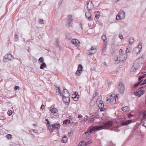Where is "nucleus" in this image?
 <instances>
[{
	"mask_svg": "<svg viewBox=\"0 0 146 146\" xmlns=\"http://www.w3.org/2000/svg\"><path fill=\"white\" fill-rule=\"evenodd\" d=\"M141 124H142V126H144L146 128V120L144 121H142Z\"/></svg>",
	"mask_w": 146,
	"mask_h": 146,
	"instance_id": "f704fd0d",
	"label": "nucleus"
},
{
	"mask_svg": "<svg viewBox=\"0 0 146 146\" xmlns=\"http://www.w3.org/2000/svg\"><path fill=\"white\" fill-rule=\"evenodd\" d=\"M112 125V123L110 121H108L106 123H102L100 126H95L92 127H90L85 132V134L86 135H88L92 133L93 131L95 132L98 130L105 129L106 127H110Z\"/></svg>",
	"mask_w": 146,
	"mask_h": 146,
	"instance_id": "f257e3e1",
	"label": "nucleus"
},
{
	"mask_svg": "<svg viewBox=\"0 0 146 146\" xmlns=\"http://www.w3.org/2000/svg\"><path fill=\"white\" fill-rule=\"evenodd\" d=\"M4 119V117H0V119L1 120H3Z\"/></svg>",
	"mask_w": 146,
	"mask_h": 146,
	"instance_id": "0e129e2a",
	"label": "nucleus"
},
{
	"mask_svg": "<svg viewBox=\"0 0 146 146\" xmlns=\"http://www.w3.org/2000/svg\"><path fill=\"white\" fill-rule=\"evenodd\" d=\"M19 86H15L14 88V90L15 91H16L17 90V89L19 90Z\"/></svg>",
	"mask_w": 146,
	"mask_h": 146,
	"instance_id": "09e8293b",
	"label": "nucleus"
},
{
	"mask_svg": "<svg viewBox=\"0 0 146 146\" xmlns=\"http://www.w3.org/2000/svg\"><path fill=\"white\" fill-rule=\"evenodd\" d=\"M137 48H138L140 50H141L142 48V45L141 43H139L138 44Z\"/></svg>",
	"mask_w": 146,
	"mask_h": 146,
	"instance_id": "e433bc0d",
	"label": "nucleus"
},
{
	"mask_svg": "<svg viewBox=\"0 0 146 146\" xmlns=\"http://www.w3.org/2000/svg\"><path fill=\"white\" fill-rule=\"evenodd\" d=\"M143 115L145 118H146V110H145L143 113Z\"/></svg>",
	"mask_w": 146,
	"mask_h": 146,
	"instance_id": "8fccbe9b",
	"label": "nucleus"
},
{
	"mask_svg": "<svg viewBox=\"0 0 146 146\" xmlns=\"http://www.w3.org/2000/svg\"><path fill=\"white\" fill-rule=\"evenodd\" d=\"M97 95H98V93L97 92H95V94H93V97H95Z\"/></svg>",
	"mask_w": 146,
	"mask_h": 146,
	"instance_id": "13d9d810",
	"label": "nucleus"
},
{
	"mask_svg": "<svg viewBox=\"0 0 146 146\" xmlns=\"http://www.w3.org/2000/svg\"><path fill=\"white\" fill-rule=\"evenodd\" d=\"M118 91L120 94H122L124 92L125 88L123 84L122 83L119 84L118 87Z\"/></svg>",
	"mask_w": 146,
	"mask_h": 146,
	"instance_id": "9b49d317",
	"label": "nucleus"
},
{
	"mask_svg": "<svg viewBox=\"0 0 146 146\" xmlns=\"http://www.w3.org/2000/svg\"><path fill=\"white\" fill-rule=\"evenodd\" d=\"M110 99L107 98L106 101L107 103H110L111 104H116V99L114 96L111 95L110 96Z\"/></svg>",
	"mask_w": 146,
	"mask_h": 146,
	"instance_id": "20e7f679",
	"label": "nucleus"
},
{
	"mask_svg": "<svg viewBox=\"0 0 146 146\" xmlns=\"http://www.w3.org/2000/svg\"><path fill=\"white\" fill-rule=\"evenodd\" d=\"M82 117V116L81 115H79L78 116V117L79 118H81Z\"/></svg>",
	"mask_w": 146,
	"mask_h": 146,
	"instance_id": "bf43d9fd",
	"label": "nucleus"
},
{
	"mask_svg": "<svg viewBox=\"0 0 146 146\" xmlns=\"http://www.w3.org/2000/svg\"><path fill=\"white\" fill-rule=\"evenodd\" d=\"M71 42L74 46L76 47L78 46L80 43V41L78 40L75 38L72 39Z\"/></svg>",
	"mask_w": 146,
	"mask_h": 146,
	"instance_id": "423d86ee",
	"label": "nucleus"
},
{
	"mask_svg": "<svg viewBox=\"0 0 146 146\" xmlns=\"http://www.w3.org/2000/svg\"><path fill=\"white\" fill-rule=\"evenodd\" d=\"M124 53V52H123L122 50L121 49H120L119 50V55H121V54H123Z\"/></svg>",
	"mask_w": 146,
	"mask_h": 146,
	"instance_id": "79ce46f5",
	"label": "nucleus"
},
{
	"mask_svg": "<svg viewBox=\"0 0 146 146\" xmlns=\"http://www.w3.org/2000/svg\"><path fill=\"white\" fill-rule=\"evenodd\" d=\"M134 38H133L131 37L129 38V44H131L134 42Z\"/></svg>",
	"mask_w": 146,
	"mask_h": 146,
	"instance_id": "c85d7f7f",
	"label": "nucleus"
},
{
	"mask_svg": "<svg viewBox=\"0 0 146 146\" xmlns=\"http://www.w3.org/2000/svg\"><path fill=\"white\" fill-rule=\"evenodd\" d=\"M85 16L86 17L88 18V19L89 21H90L91 19L92 15L90 12H86L85 14Z\"/></svg>",
	"mask_w": 146,
	"mask_h": 146,
	"instance_id": "a211bd4d",
	"label": "nucleus"
},
{
	"mask_svg": "<svg viewBox=\"0 0 146 146\" xmlns=\"http://www.w3.org/2000/svg\"><path fill=\"white\" fill-rule=\"evenodd\" d=\"M64 92H66V94H64L63 97V100L64 102L66 105H68L69 104L70 100L69 98L70 94L67 90H64Z\"/></svg>",
	"mask_w": 146,
	"mask_h": 146,
	"instance_id": "f03ea898",
	"label": "nucleus"
},
{
	"mask_svg": "<svg viewBox=\"0 0 146 146\" xmlns=\"http://www.w3.org/2000/svg\"><path fill=\"white\" fill-rule=\"evenodd\" d=\"M132 121L131 120H127L123 121L121 123V124L122 126L127 125L130 123H131Z\"/></svg>",
	"mask_w": 146,
	"mask_h": 146,
	"instance_id": "2eb2a0df",
	"label": "nucleus"
},
{
	"mask_svg": "<svg viewBox=\"0 0 146 146\" xmlns=\"http://www.w3.org/2000/svg\"><path fill=\"white\" fill-rule=\"evenodd\" d=\"M139 68L140 67L139 66L138 64L136 63H134L133 66L132 67L131 70V72H134Z\"/></svg>",
	"mask_w": 146,
	"mask_h": 146,
	"instance_id": "4468645a",
	"label": "nucleus"
},
{
	"mask_svg": "<svg viewBox=\"0 0 146 146\" xmlns=\"http://www.w3.org/2000/svg\"><path fill=\"white\" fill-rule=\"evenodd\" d=\"M133 115L131 114H128V116L129 118H130L131 117L133 116Z\"/></svg>",
	"mask_w": 146,
	"mask_h": 146,
	"instance_id": "5fc2aeb1",
	"label": "nucleus"
},
{
	"mask_svg": "<svg viewBox=\"0 0 146 146\" xmlns=\"http://www.w3.org/2000/svg\"><path fill=\"white\" fill-rule=\"evenodd\" d=\"M4 57L5 58L8 59L9 60H11L13 59L14 57L11 54H9L5 55Z\"/></svg>",
	"mask_w": 146,
	"mask_h": 146,
	"instance_id": "f3484780",
	"label": "nucleus"
},
{
	"mask_svg": "<svg viewBox=\"0 0 146 146\" xmlns=\"http://www.w3.org/2000/svg\"><path fill=\"white\" fill-rule=\"evenodd\" d=\"M33 132H34L35 133H38V131L37 130H36L35 129L33 130Z\"/></svg>",
	"mask_w": 146,
	"mask_h": 146,
	"instance_id": "4d7b16f0",
	"label": "nucleus"
},
{
	"mask_svg": "<svg viewBox=\"0 0 146 146\" xmlns=\"http://www.w3.org/2000/svg\"><path fill=\"white\" fill-rule=\"evenodd\" d=\"M85 141H80L79 143L78 146H86L85 145Z\"/></svg>",
	"mask_w": 146,
	"mask_h": 146,
	"instance_id": "bb28decb",
	"label": "nucleus"
},
{
	"mask_svg": "<svg viewBox=\"0 0 146 146\" xmlns=\"http://www.w3.org/2000/svg\"><path fill=\"white\" fill-rule=\"evenodd\" d=\"M12 137V135L10 134H8L6 136V137L8 139H10Z\"/></svg>",
	"mask_w": 146,
	"mask_h": 146,
	"instance_id": "473e14b6",
	"label": "nucleus"
},
{
	"mask_svg": "<svg viewBox=\"0 0 146 146\" xmlns=\"http://www.w3.org/2000/svg\"><path fill=\"white\" fill-rule=\"evenodd\" d=\"M131 51V50L130 48H127L125 51L126 54L130 52Z\"/></svg>",
	"mask_w": 146,
	"mask_h": 146,
	"instance_id": "4c0bfd02",
	"label": "nucleus"
},
{
	"mask_svg": "<svg viewBox=\"0 0 146 146\" xmlns=\"http://www.w3.org/2000/svg\"><path fill=\"white\" fill-rule=\"evenodd\" d=\"M68 139L67 137L64 136L62 137V139L61 140V142L64 143H66Z\"/></svg>",
	"mask_w": 146,
	"mask_h": 146,
	"instance_id": "4be33fe9",
	"label": "nucleus"
},
{
	"mask_svg": "<svg viewBox=\"0 0 146 146\" xmlns=\"http://www.w3.org/2000/svg\"><path fill=\"white\" fill-rule=\"evenodd\" d=\"M113 60L116 63H118L120 62L119 59V57H118L117 56H114L113 58Z\"/></svg>",
	"mask_w": 146,
	"mask_h": 146,
	"instance_id": "6ab92c4d",
	"label": "nucleus"
},
{
	"mask_svg": "<svg viewBox=\"0 0 146 146\" xmlns=\"http://www.w3.org/2000/svg\"><path fill=\"white\" fill-rule=\"evenodd\" d=\"M125 17V14L122 11H120L116 17V19L117 21L124 19Z\"/></svg>",
	"mask_w": 146,
	"mask_h": 146,
	"instance_id": "7ed1b4c3",
	"label": "nucleus"
},
{
	"mask_svg": "<svg viewBox=\"0 0 146 146\" xmlns=\"http://www.w3.org/2000/svg\"><path fill=\"white\" fill-rule=\"evenodd\" d=\"M83 70V68L82 65L81 64L79 65L78 70L76 72V74L78 76L80 75L82 73V71Z\"/></svg>",
	"mask_w": 146,
	"mask_h": 146,
	"instance_id": "9d476101",
	"label": "nucleus"
},
{
	"mask_svg": "<svg viewBox=\"0 0 146 146\" xmlns=\"http://www.w3.org/2000/svg\"><path fill=\"white\" fill-rule=\"evenodd\" d=\"M49 123H50L49 121H48L47 122V124H49Z\"/></svg>",
	"mask_w": 146,
	"mask_h": 146,
	"instance_id": "774afa93",
	"label": "nucleus"
},
{
	"mask_svg": "<svg viewBox=\"0 0 146 146\" xmlns=\"http://www.w3.org/2000/svg\"><path fill=\"white\" fill-rule=\"evenodd\" d=\"M45 121H46L47 122L49 121L47 119H45Z\"/></svg>",
	"mask_w": 146,
	"mask_h": 146,
	"instance_id": "338daca9",
	"label": "nucleus"
},
{
	"mask_svg": "<svg viewBox=\"0 0 146 146\" xmlns=\"http://www.w3.org/2000/svg\"><path fill=\"white\" fill-rule=\"evenodd\" d=\"M40 62H42V63L43 62V61H44V59H43V58L42 57H40V58L39 60H38Z\"/></svg>",
	"mask_w": 146,
	"mask_h": 146,
	"instance_id": "c03bdc74",
	"label": "nucleus"
},
{
	"mask_svg": "<svg viewBox=\"0 0 146 146\" xmlns=\"http://www.w3.org/2000/svg\"><path fill=\"white\" fill-rule=\"evenodd\" d=\"M50 111L52 113H55L58 111V110L56 108H53L50 110Z\"/></svg>",
	"mask_w": 146,
	"mask_h": 146,
	"instance_id": "393cba45",
	"label": "nucleus"
},
{
	"mask_svg": "<svg viewBox=\"0 0 146 146\" xmlns=\"http://www.w3.org/2000/svg\"><path fill=\"white\" fill-rule=\"evenodd\" d=\"M12 111L11 110H10L8 111L7 113L9 116H10L12 114Z\"/></svg>",
	"mask_w": 146,
	"mask_h": 146,
	"instance_id": "a18cd8bd",
	"label": "nucleus"
},
{
	"mask_svg": "<svg viewBox=\"0 0 146 146\" xmlns=\"http://www.w3.org/2000/svg\"><path fill=\"white\" fill-rule=\"evenodd\" d=\"M121 109L123 111L126 112L127 111H129V108L128 107L125 106L122 108Z\"/></svg>",
	"mask_w": 146,
	"mask_h": 146,
	"instance_id": "cd10ccee",
	"label": "nucleus"
},
{
	"mask_svg": "<svg viewBox=\"0 0 146 146\" xmlns=\"http://www.w3.org/2000/svg\"><path fill=\"white\" fill-rule=\"evenodd\" d=\"M73 21V19L72 16V15H69L68 16L67 20V23L68 24V26L69 27L71 26V25Z\"/></svg>",
	"mask_w": 146,
	"mask_h": 146,
	"instance_id": "f8f14e48",
	"label": "nucleus"
},
{
	"mask_svg": "<svg viewBox=\"0 0 146 146\" xmlns=\"http://www.w3.org/2000/svg\"><path fill=\"white\" fill-rule=\"evenodd\" d=\"M143 80L141 81H139L137 83H136L134 86V87H136L139 85L141 83Z\"/></svg>",
	"mask_w": 146,
	"mask_h": 146,
	"instance_id": "72a5a7b5",
	"label": "nucleus"
},
{
	"mask_svg": "<svg viewBox=\"0 0 146 146\" xmlns=\"http://www.w3.org/2000/svg\"><path fill=\"white\" fill-rule=\"evenodd\" d=\"M96 103L98 104V107L100 108L104 106V104L103 102L98 99L97 100Z\"/></svg>",
	"mask_w": 146,
	"mask_h": 146,
	"instance_id": "dca6fc26",
	"label": "nucleus"
},
{
	"mask_svg": "<svg viewBox=\"0 0 146 146\" xmlns=\"http://www.w3.org/2000/svg\"><path fill=\"white\" fill-rule=\"evenodd\" d=\"M64 90H66V89H65L64 88V89H63V93H62V94H63V95H61V96H62V97H63V96L64 95V94H66V92H65L64 93Z\"/></svg>",
	"mask_w": 146,
	"mask_h": 146,
	"instance_id": "864d4df0",
	"label": "nucleus"
},
{
	"mask_svg": "<svg viewBox=\"0 0 146 146\" xmlns=\"http://www.w3.org/2000/svg\"><path fill=\"white\" fill-rule=\"evenodd\" d=\"M70 123V120L68 119H67L66 120H65L63 122V123L66 124H69Z\"/></svg>",
	"mask_w": 146,
	"mask_h": 146,
	"instance_id": "c756f323",
	"label": "nucleus"
},
{
	"mask_svg": "<svg viewBox=\"0 0 146 146\" xmlns=\"http://www.w3.org/2000/svg\"><path fill=\"white\" fill-rule=\"evenodd\" d=\"M38 22L42 24H44V22L43 20L42 19H40L38 20Z\"/></svg>",
	"mask_w": 146,
	"mask_h": 146,
	"instance_id": "58836bf2",
	"label": "nucleus"
},
{
	"mask_svg": "<svg viewBox=\"0 0 146 146\" xmlns=\"http://www.w3.org/2000/svg\"><path fill=\"white\" fill-rule=\"evenodd\" d=\"M93 5L91 0L88 1L87 2V8L88 11L92 10L93 7Z\"/></svg>",
	"mask_w": 146,
	"mask_h": 146,
	"instance_id": "6e6552de",
	"label": "nucleus"
},
{
	"mask_svg": "<svg viewBox=\"0 0 146 146\" xmlns=\"http://www.w3.org/2000/svg\"><path fill=\"white\" fill-rule=\"evenodd\" d=\"M101 38L104 41V42H105V43L106 44V43H107V41H106V40L107 41V38L106 35H102Z\"/></svg>",
	"mask_w": 146,
	"mask_h": 146,
	"instance_id": "a878e982",
	"label": "nucleus"
},
{
	"mask_svg": "<svg viewBox=\"0 0 146 146\" xmlns=\"http://www.w3.org/2000/svg\"><path fill=\"white\" fill-rule=\"evenodd\" d=\"M127 57V55L125 53L119 55V58L120 62L125 61Z\"/></svg>",
	"mask_w": 146,
	"mask_h": 146,
	"instance_id": "0eeeda50",
	"label": "nucleus"
},
{
	"mask_svg": "<svg viewBox=\"0 0 146 146\" xmlns=\"http://www.w3.org/2000/svg\"><path fill=\"white\" fill-rule=\"evenodd\" d=\"M79 96L78 95H76V94L72 95V97L74 101H76L78 100Z\"/></svg>",
	"mask_w": 146,
	"mask_h": 146,
	"instance_id": "aec40b11",
	"label": "nucleus"
},
{
	"mask_svg": "<svg viewBox=\"0 0 146 146\" xmlns=\"http://www.w3.org/2000/svg\"><path fill=\"white\" fill-rule=\"evenodd\" d=\"M50 128H51V127H50V125H49L48 126V129H49V131H51V130H50Z\"/></svg>",
	"mask_w": 146,
	"mask_h": 146,
	"instance_id": "e2e57ef3",
	"label": "nucleus"
},
{
	"mask_svg": "<svg viewBox=\"0 0 146 146\" xmlns=\"http://www.w3.org/2000/svg\"><path fill=\"white\" fill-rule=\"evenodd\" d=\"M56 45H57V46H59V39H57L56 40Z\"/></svg>",
	"mask_w": 146,
	"mask_h": 146,
	"instance_id": "37998d69",
	"label": "nucleus"
},
{
	"mask_svg": "<svg viewBox=\"0 0 146 146\" xmlns=\"http://www.w3.org/2000/svg\"><path fill=\"white\" fill-rule=\"evenodd\" d=\"M91 143L90 141H88V142H85V145H86V146H88L89 144H90Z\"/></svg>",
	"mask_w": 146,
	"mask_h": 146,
	"instance_id": "49530a36",
	"label": "nucleus"
},
{
	"mask_svg": "<svg viewBox=\"0 0 146 146\" xmlns=\"http://www.w3.org/2000/svg\"><path fill=\"white\" fill-rule=\"evenodd\" d=\"M140 52V50L138 48L136 47L135 48L133 51V53L134 54H137L139 53Z\"/></svg>",
	"mask_w": 146,
	"mask_h": 146,
	"instance_id": "412c9836",
	"label": "nucleus"
},
{
	"mask_svg": "<svg viewBox=\"0 0 146 146\" xmlns=\"http://www.w3.org/2000/svg\"><path fill=\"white\" fill-rule=\"evenodd\" d=\"M96 52V48L95 46H92L90 49L87 50V53L88 55L94 54Z\"/></svg>",
	"mask_w": 146,
	"mask_h": 146,
	"instance_id": "39448f33",
	"label": "nucleus"
},
{
	"mask_svg": "<svg viewBox=\"0 0 146 146\" xmlns=\"http://www.w3.org/2000/svg\"><path fill=\"white\" fill-rule=\"evenodd\" d=\"M57 89L56 90V94L57 95L60 94L61 96L63 95L62 93H61L60 88H59L57 87Z\"/></svg>",
	"mask_w": 146,
	"mask_h": 146,
	"instance_id": "5701e85b",
	"label": "nucleus"
},
{
	"mask_svg": "<svg viewBox=\"0 0 146 146\" xmlns=\"http://www.w3.org/2000/svg\"><path fill=\"white\" fill-rule=\"evenodd\" d=\"M88 120V118L87 119V118H85L84 119L82 120V121H85Z\"/></svg>",
	"mask_w": 146,
	"mask_h": 146,
	"instance_id": "680f3d73",
	"label": "nucleus"
},
{
	"mask_svg": "<svg viewBox=\"0 0 146 146\" xmlns=\"http://www.w3.org/2000/svg\"><path fill=\"white\" fill-rule=\"evenodd\" d=\"M52 129L50 131V133H52L55 129H59L60 127V125L59 123H54L52 125Z\"/></svg>",
	"mask_w": 146,
	"mask_h": 146,
	"instance_id": "1a4fd4ad",
	"label": "nucleus"
},
{
	"mask_svg": "<svg viewBox=\"0 0 146 146\" xmlns=\"http://www.w3.org/2000/svg\"><path fill=\"white\" fill-rule=\"evenodd\" d=\"M46 64L44 62H43L42 63L41 65L40 66V68L41 69H43L44 68H46Z\"/></svg>",
	"mask_w": 146,
	"mask_h": 146,
	"instance_id": "b1692460",
	"label": "nucleus"
},
{
	"mask_svg": "<svg viewBox=\"0 0 146 146\" xmlns=\"http://www.w3.org/2000/svg\"><path fill=\"white\" fill-rule=\"evenodd\" d=\"M118 36L119 38H120L122 40L123 39V37L122 35L119 34Z\"/></svg>",
	"mask_w": 146,
	"mask_h": 146,
	"instance_id": "de8ad7c7",
	"label": "nucleus"
},
{
	"mask_svg": "<svg viewBox=\"0 0 146 146\" xmlns=\"http://www.w3.org/2000/svg\"><path fill=\"white\" fill-rule=\"evenodd\" d=\"M106 44L105 43V45H104V47L103 48V49L102 50V53H104V52H105L106 51Z\"/></svg>",
	"mask_w": 146,
	"mask_h": 146,
	"instance_id": "ea45409f",
	"label": "nucleus"
},
{
	"mask_svg": "<svg viewBox=\"0 0 146 146\" xmlns=\"http://www.w3.org/2000/svg\"><path fill=\"white\" fill-rule=\"evenodd\" d=\"M145 84H146V79L145 80L143 81V82H142L141 83V85Z\"/></svg>",
	"mask_w": 146,
	"mask_h": 146,
	"instance_id": "3c124183",
	"label": "nucleus"
},
{
	"mask_svg": "<svg viewBox=\"0 0 146 146\" xmlns=\"http://www.w3.org/2000/svg\"><path fill=\"white\" fill-rule=\"evenodd\" d=\"M101 109H100V111H103V110H102V109H103V108H101Z\"/></svg>",
	"mask_w": 146,
	"mask_h": 146,
	"instance_id": "69168bd1",
	"label": "nucleus"
},
{
	"mask_svg": "<svg viewBox=\"0 0 146 146\" xmlns=\"http://www.w3.org/2000/svg\"><path fill=\"white\" fill-rule=\"evenodd\" d=\"M92 117H93L94 118V119H98L99 118V116L98 115H92Z\"/></svg>",
	"mask_w": 146,
	"mask_h": 146,
	"instance_id": "a19ab883",
	"label": "nucleus"
},
{
	"mask_svg": "<svg viewBox=\"0 0 146 146\" xmlns=\"http://www.w3.org/2000/svg\"><path fill=\"white\" fill-rule=\"evenodd\" d=\"M19 40V37L18 35L17 34L15 35V41H17Z\"/></svg>",
	"mask_w": 146,
	"mask_h": 146,
	"instance_id": "c9c22d12",
	"label": "nucleus"
},
{
	"mask_svg": "<svg viewBox=\"0 0 146 146\" xmlns=\"http://www.w3.org/2000/svg\"><path fill=\"white\" fill-rule=\"evenodd\" d=\"M145 92L144 90H140L138 91L135 92H134V94L136 96H137L138 97H140L141 95H142Z\"/></svg>",
	"mask_w": 146,
	"mask_h": 146,
	"instance_id": "ddd939ff",
	"label": "nucleus"
},
{
	"mask_svg": "<svg viewBox=\"0 0 146 146\" xmlns=\"http://www.w3.org/2000/svg\"><path fill=\"white\" fill-rule=\"evenodd\" d=\"M41 109L42 110H44V105L42 104L41 105V107H40Z\"/></svg>",
	"mask_w": 146,
	"mask_h": 146,
	"instance_id": "603ef678",
	"label": "nucleus"
},
{
	"mask_svg": "<svg viewBox=\"0 0 146 146\" xmlns=\"http://www.w3.org/2000/svg\"><path fill=\"white\" fill-rule=\"evenodd\" d=\"M92 117L91 118H88V121L89 122L92 123L94 121V119L93 117L92 116Z\"/></svg>",
	"mask_w": 146,
	"mask_h": 146,
	"instance_id": "7c9ffc66",
	"label": "nucleus"
},
{
	"mask_svg": "<svg viewBox=\"0 0 146 146\" xmlns=\"http://www.w3.org/2000/svg\"><path fill=\"white\" fill-rule=\"evenodd\" d=\"M80 27H81V29L82 30L83 29V28H82V23H80Z\"/></svg>",
	"mask_w": 146,
	"mask_h": 146,
	"instance_id": "052dcab7",
	"label": "nucleus"
},
{
	"mask_svg": "<svg viewBox=\"0 0 146 146\" xmlns=\"http://www.w3.org/2000/svg\"><path fill=\"white\" fill-rule=\"evenodd\" d=\"M100 16L99 15H96L95 16V17L96 19H97L99 18Z\"/></svg>",
	"mask_w": 146,
	"mask_h": 146,
	"instance_id": "6e6d98bb",
	"label": "nucleus"
},
{
	"mask_svg": "<svg viewBox=\"0 0 146 146\" xmlns=\"http://www.w3.org/2000/svg\"><path fill=\"white\" fill-rule=\"evenodd\" d=\"M146 74H143L142 76L139 77V80L141 81V80L143 78L145 77Z\"/></svg>",
	"mask_w": 146,
	"mask_h": 146,
	"instance_id": "2f4dec72",
	"label": "nucleus"
}]
</instances>
